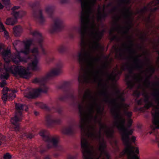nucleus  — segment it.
<instances>
[{
  "mask_svg": "<svg viewBox=\"0 0 159 159\" xmlns=\"http://www.w3.org/2000/svg\"><path fill=\"white\" fill-rule=\"evenodd\" d=\"M79 0L80 2L82 9L80 13L81 27H75L74 30L80 35V45L81 49L78 56V61L82 70L79 72L77 79L78 83L80 87V85H83L85 83L87 82L89 79V73L84 70V67L86 66L89 69L92 71L94 69L95 63L101 61L100 57H94L91 51L86 50V35L88 30H90L89 35L91 38L90 43L92 44L93 48L102 50L104 49V48L99 43L104 35L95 30L94 21L92 25L89 27L92 10L90 8H88V2L86 0Z\"/></svg>",
  "mask_w": 159,
  "mask_h": 159,
  "instance_id": "1",
  "label": "nucleus"
},
{
  "mask_svg": "<svg viewBox=\"0 0 159 159\" xmlns=\"http://www.w3.org/2000/svg\"><path fill=\"white\" fill-rule=\"evenodd\" d=\"M85 99L89 98L92 100L93 102V104L91 105L90 107L88 109V112H87L84 109L83 106L80 104L78 106L79 113L80 114V125H78L80 129L81 132V137H87L92 141L94 139L98 138L99 140L101 137V129L108 130L105 131L106 135L107 138H112L113 137L114 130L109 129L107 126L102 124L101 120L99 121V124L100 126V130L99 131L98 134L96 132V128L93 126L91 125L89 128L87 130L85 125L87 121L90 119H94L96 121L98 119V116H93L94 112V106L97 107V113L102 116L103 114V111L104 110V108L103 107L102 109V107L101 105L98 104L97 103V100L91 94H88L84 96Z\"/></svg>",
  "mask_w": 159,
  "mask_h": 159,
  "instance_id": "2",
  "label": "nucleus"
},
{
  "mask_svg": "<svg viewBox=\"0 0 159 159\" xmlns=\"http://www.w3.org/2000/svg\"><path fill=\"white\" fill-rule=\"evenodd\" d=\"M105 97L104 101L106 102H108L110 104H113L116 105L117 107V111L116 110L113 111V112L115 114L114 117L116 121L115 122V125L116 127L121 135V139L125 145L127 147V145L125 142L123 140L124 136H128V140L131 145L132 143H135L136 140V137L134 136H132L130 137V136L132 135L134 129H130L133 120L129 119L128 120L127 127L125 126V120L121 115L120 109L121 107H123L125 109H127V105L124 103H121L120 104H117L116 103V99H111L109 96L107 94H104Z\"/></svg>",
  "mask_w": 159,
  "mask_h": 159,
  "instance_id": "3",
  "label": "nucleus"
},
{
  "mask_svg": "<svg viewBox=\"0 0 159 159\" xmlns=\"http://www.w3.org/2000/svg\"><path fill=\"white\" fill-rule=\"evenodd\" d=\"M131 58L134 59V63L135 64L134 68L137 70L140 71L141 73L138 74H135L134 73V69L131 66H129L127 64H126L125 66H123L121 69L122 70L125 71L126 69H127L128 71L129 75H127L126 77L125 80L126 84L129 89H133V88L134 85V83L133 81L130 80V77H132L136 81L139 83H141L143 81L146 80L147 81V85L148 89H149V75H147L145 74V76L142 75L144 71L143 70V66L141 60L139 58V57L136 56L134 57L132 55L130 57Z\"/></svg>",
  "mask_w": 159,
  "mask_h": 159,
  "instance_id": "4",
  "label": "nucleus"
},
{
  "mask_svg": "<svg viewBox=\"0 0 159 159\" xmlns=\"http://www.w3.org/2000/svg\"><path fill=\"white\" fill-rule=\"evenodd\" d=\"M30 33L34 36V38L26 41H23V42L19 40H15L13 43L15 49H16L17 48H20L22 44H24V49L19 52L20 54V53H22L25 55H28L30 53V47L32 44L38 45L42 53L47 56L46 59L48 62H51L53 61L54 58L50 57L48 55L47 53L43 47V37L41 34L36 30L30 31Z\"/></svg>",
  "mask_w": 159,
  "mask_h": 159,
  "instance_id": "5",
  "label": "nucleus"
},
{
  "mask_svg": "<svg viewBox=\"0 0 159 159\" xmlns=\"http://www.w3.org/2000/svg\"><path fill=\"white\" fill-rule=\"evenodd\" d=\"M88 139L87 137L81 138V147L84 159H99L103 155L107 159H110V156L106 150L107 147L106 143L103 139L98 148L100 152V155L98 156L96 153L90 149V148L93 149V147L89 144Z\"/></svg>",
  "mask_w": 159,
  "mask_h": 159,
  "instance_id": "6",
  "label": "nucleus"
},
{
  "mask_svg": "<svg viewBox=\"0 0 159 159\" xmlns=\"http://www.w3.org/2000/svg\"><path fill=\"white\" fill-rule=\"evenodd\" d=\"M159 10V0H150V63H152V52H155L159 55V34L155 31L156 37L152 40L150 37L152 35V20L151 19L152 12H155ZM155 63H159V55L156 58Z\"/></svg>",
  "mask_w": 159,
  "mask_h": 159,
  "instance_id": "7",
  "label": "nucleus"
},
{
  "mask_svg": "<svg viewBox=\"0 0 159 159\" xmlns=\"http://www.w3.org/2000/svg\"><path fill=\"white\" fill-rule=\"evenodd\" d=\"M39 134L43 140L47 143V144L46 147L41 145L38 148L35 147L31 150L32 154L37 158L40 157L39 155V154H43L52 146L57 147L58 143L57 138L50 136L48 132L46 130H41L39 133Z\"/></svg>",
  "mask_w": 159,
  "mask_h": 159,
  "instance_id": "8",
  "label": "nucleus"
},
{
  "mask_svg": "<svg viewBox=\"0 0 159 159\" xmlns=\"http://www.w3.org/2000/svg\"><path fill=\"white\" fill-rule=\"evenodd\" d=\"M107 65L104 64L102 66V69L96 71L95 74L93 73V78L94 81L98 82L99 84H102L104 81V80L102 77L105 76L107 77L106 81L107 83L111 82L113 83L116 82L117 81L116 78L118 75H119V78L120 76L122 74L123 70H118L117 73H115L114 72L109 73L107 70Z\"/></svg>",
  "mask_w": 159,
  "mask_h": 159,
  "instance_id": "9",
  "label": "nucleus"
},
{
  "mask_svg": "<svg viewBox=\"0 0 159 159\" xmlns=\"http://www.w3.org/2000/svg\"><path fill=\"white\" fill-rule=\"evenodd\" d=\"M62 64L59 62L57 64L56 67L54 68L49 73L47 76L41 78H36L32 80V82L38 84L40 87L38 89H48L47 85L48 79L53 76L58 75L62 73Z\"/></svg>",
  "mask_w": 159,
  "mask_h": 159,
  "instance_id": "10",
  "label": "nucleus"
},
{
  "mask_svg": "<svg viewBox=\"0 0 159 159\" xmlns=\"http://www.w3.org/2000/svg\"><path fill=\"white\" fill-rule=\"evenodd\" d=\"M4 70L0 74V78L1 79L7 80L10 76L9 72L15 75H18L23 78H29L30 73L27 71L25 68L21 66H12L9 67H4Z\"/></svg>",
  "mask_w": 159,
  "mask_h": 159,
  "instance_id": "11",
  "label": "nucleus"
},
{
  "mask_svg": "<svg viewBox=\"0 0 159 159\" xmlns=\"http://www.w3.org/2000/svg\"><path fill=\"white\" fill-rule=\"evenodd\" d=\"M134 91L133 94L134 95L138 98L141 95V93L139 91L140 90H134ZM143 91L142 95L143 98H141L139 100L135 99V101L136 103L139 105L144 104L143 107H141L139 108V111L141 112H144L145 114V117L148 118L149 116V112L148 111L149 109V93L146 92L147 90H142ZM149 91V90H148Z\"/></svg>",
  "mask_w": 159,
  "mask_h": 159,
  "instance_id": "12",
  "label": "nucleus"
},
{
  "mask_svg": "<svg viewBox=\"0 0 159 159\" xmlns=\"http://www.w3.org/2000/svg\"><path fill=\"white\" fill-rule=\"evenodd\" d=\"M54 9V7L52 6L47 7L45 9L46 12L54 22V24L51 25L49 29V32L51 34L61 31L65 26L63 21L61 19L58 17L53 18V13Z\"/></svg>",
  "mask_w": 159,
  "mask_h": 159,
  "instance_id": "13",
  "label": "nucleus"
},
{
  "mask_svg": "<svg viewBox=\"0 0 159 159\" xmlns=\"http://www.w3.org/2000/svg\"><path fill=\"white\" fill-rule=\"evenodd\" d=\"M152 90H150V108L153 105L151 99V91ZM153 90L154 91L152 95L154 101L157 105L154 106L153 113H152L153 116L152 122L156 128L159 129V90Z\"/></svg>",
  "mask_w": 159,
  "mask_h": 159,
  "instance_id": "14",
  "label": "nucleus"
},
{
  "mask_svg": "<svg viewBox=\"0 0 159 159\" xmlns=\"http://www.w3.org/2000/svg\"><path fill=\"white\" fill-rule=\"evenodd\" d=\"M23 107L24 105L22 104L16 103V114L15 116L12 118L11 120L12 124V127L14 130L16 132H19L20 129L19 122L23 116L22 112L24 110Z\"/></svg>",
  "mask_w": 159,
  "mask_h": 159,
  "instance_id": "15",
  "label": "nucleus"
},
{
  "mask_svg": "<svg viewBox=\"0 0 159 159\" xmlns=\"http://www.w3.org/2000/svg\"><path fill=\"white\" fill-rule=\"evenodd\" d=\"M2 55L4 59L9 58L11 57L12 61L16 64H17L20 62H26V60L24 57H21L20 52L17 51L16 53L11 54L10 49H7L2 52Z\"/></svg>",
  "mask_w": 159,
  "mask_h": 159,
  "instance_id": "16",
  "label": "nucleus"
},
{
  "mask_svg": "<svg viewBox=\"0 0 159 159\" xmlns=\"http://www.w3.org/2000/svg\"><path fill=\"white\" fill-rule=\"evenodd\" d=\"M128 138V136H124L123 137V140L127 145V147L125 150V153L128 156V159H139V157L136 154L139 153V149L137 148L134 151L135 147L131 145L129 142Z\"/></svg>",
  "mask_w": 159,
  "mask_h": 159,
  "instance_id": "17",
  "label": "nucleus"
},
{
  "mask_svg": "<svg viewBox=\"0 0 159 159\" xmlns=\"http://www.w3.org/2000/svg\"><path fill=\"white\" fill-rule=\"evenodd\" d=\"M32 8V15L36 20H38L39 23L42 24L45 21V19L43 16L42 10L40 8L39 2H35L31 5Z\"/></svg>",
  "mask_w": 159,
  "mask_h": 159,
  "instance_id": "18",
  "label": "nucleus"
},
{
  "mask_svg": "<svg viewBox=\"0 0 159 159\" xmlns=\"http://www.w3.org/2000/svg\"><path fill=\"white\" fill-rule=\"evenodd\" d=\"M20 8V6H15L12 8L11 10L13 11L12 14L15 19H14L12 18L7 19L6 22V24L13 25L16 23V19L18 17H22L25 15L26 13L24 11H21L17 12L15 11V10L18 9Z\"/></svg>",
  "mask_w": 159,
  "mask_h": 159,
  "instance_id": "19",
  "label": "nucleus"
},
{
  "mask_svg": "<svg viewBox=\"0 0 159 159\" xmlns=\"http://www.w3.org/2000/svg\"><path fill=\"white\" fill-rule=\"evenodd\" d=\"M17 92V90H2V95L1 98L4 103H6L7 101L12 100L16 95L15 93Z\"/></svg>",
  "mask_w": 159,
  "mask_h": 159,
  "instance_id": "20",
  "label": "nucleus"
},
{
  "mask_svg": "<svg viewBox=\"0 0 159 159\" xmlns=\"http://www.w3.org/2000/svg\"><path fill=\"white\" fill-rule=\"evenodd\" d=\"M29 90H25L24 92L25 97L28 98H34L37 97L42 93H46L48 90H34L35 91H27Z\"/></svg>",
  "mask_w": 159,
  "mask_h": 159,
  "instance_id": "21",
  "label": "nucleus"
},
{
  "mask_svg": "<svg viewBox=\"0 0 159 159\" xmlns=\"http://www.w3.org/2000/svg\"><path fill=\"white\" fill-rule=\"evenodd\" d=\"M53 116L51 114L47 115L46 116V124L48 127H53L55 125L60 124L61 120L60 119L53 120Z\"/></svg>",
  "mask_w": 159,
  "mask_h": 159,
  "instance_id": "22",
  "label": "nucleus"
},
{
  "mask_svg": "<svg viewBox=\"0 0 159 159\" xmlns=\"http://www.w3.org/2000/svg\"><path fill=\"white\" fill-rule=\"evenodd\" d=\"M77 123L74 120H72L69 123V126L63 129V133L65 134L72 135L75 132V127L77 126Z\"/></svg>",
  "mask_w": 159,
  "mask_h": 159,
  "instance_id": "23",
  "label": "nucleus"
},
{
  "mask_svg": "<svg viewBox=\"0 0 159 159\" xmlns=\"http://www.w3.org/2000/svg\"><path fill=\"white\" fill-rule=\"evenodd\" d=\"M64 95L60 97L59 99L61 101L66 102L69 100H74L75 98L73 93L69 92V90H64Z\"/></svg>",
  "mask_w": 159,
  "mask_h": 159,
  "instance_id": "24",
  "label": "nucleus"
},
{
  "mask_svg": "<svg viewBox=\"0 0 159 159\" xmlns=\"http://www.w3.org/2000/svg\"><path fill=\"white\" fill-rule=\"evenodd\" d=\"M128 38L129 39V46L127 50L130 54L135 55L136 54V50L133 48L134 46L133 41L132 40L131 36H129Z\"/></svg>",
  "mask_w": 159,
  "mask_h": 159,
  "instance_id": "25",
  "label": "nucleus"
},
{
  "mask_svg": "<svg viewBox=\"0 0 159 159\" xmlns=\"http://www.w3.org/2000/svg\"><path fill=\"white\" fill-rule=\"evenodd\" d=\"M72 86V83L69 81H64L58 86L59 89H70Z\"/></svg>",
  "mask_w": 159,
  "mask_h": 159,
  "instance_id": "26",
  "label": "nucleus"
},
{
  "mask_svg": "<svg viewBox=\"0 0 159 159\" xmlns=\"http://www.w3.org/2000/svg\"><path fill=\"white\" fill-rule=\"evenodd\" d=\"M13 33L16 36H20L22 31V29L20 26H17L13 29Z\"/></svg>",
  "mask_w": 159,
  "mask_h": 159,
  "instance_id": "27",
  "label": "nucleus"
},
{
  "mask_svg": "<svg viewBox=\"0 0 159 159\" xmlns=\"http://www.w3.org/2000/svg\"><path fill=\"white\" fill-rule=\"evenodd\" d=\"M3 32L4 36L7 39H8L9 38V35L8 32L6 30L3 24L0 21V32Z\"/></svg>",
  "mask_w": 159,
  "mask_h": 159,
  "instance_id": "28",
  "label": "nucleus"
},
{
  "mask_svg": "<svg viewBox=\"0 0 159 159\" xmlns=\"http://www.w3.org/2000/svg\"><path fill=\"white\" fill-rule=\"evenodd\" d=\"M108 13L104 12L103 14H102L100 11L99 12V15L98 17V20L102 22V20H105L106 18L108 16Z\"/></svg>",
  "mask_w": 159,
  "mask_h": 159,
  "instance_id": "29",
  "label": "nucleus"
},
{
  "mask_svg": "<svg viewBox=\"0 0 159 159\" xmlns=\"http://www.w3.org/2000/svg\"><path fill=\"white\" fill-rule=\"evenodd\" d=\"M38 60L37 57L35 56L34 59L32 63L30 64V66L32 67V69L34 70H36L38 69L37 64Z\"/></svg>",
  "mask_w": 159,
  "mask_h": 159,
  "instance_id": "30",
  "label": "nucleus"
},
{
  "mask_svg": "<svg viewBox=\"0 0 159 159\" xmlns=\"http://www.w3.org/2000/svg\"><path fill=\"white\" fill-rule=\"evenodd\" d=\"M148 10V8L146 6H144L143 8L139 10L138 11V13L141 16L144 15L146 13L147 11Z\"/></svg>",
  "mask_w": 159,
  "mask_h": 159,
  "instance_id": "31",
  "label": "nucleus"
},
{
  "mask_svg": "<svg viewBox=\"0 0 159 159\" xmlns=\"http://www.w3.org/2000/svg\"><path fill=\"white\" fill-rule=\"evenodd\" d=\"M66 47L63 45L59 46L57 48L58 51L61 53H63L65 52L66 51Z\"/></svg>",
  "mask_w": 159,
  "mask_h": 159,
  "instance_id": "32",
  "label": "nucleus"
},
{
  "mask_svg": "<svg viewBox=\"0 0 159 159\" xmlns=\"http://www.w3.org/2000/svg\"><path fill=\"white\" fill-rule=\"evenodd\" d=\"M31 52L33 54H35V56L36 57H38L39 55V52L38 50V48L37 47H34L32 49L30 50V52Z\"/></svg>",
  "mask_w": 159,
  "mask_h": 159,
  "instance_id": "33",
  "label": "nucleus"
},
{
  "mask_svg": "<svg viewBox=\"0 0 159 159\" xmlns=\"http://www.w3.org/2000/svg\"><path fill=\"white\" fill-rule=\"evenodd\" d=\"M124 115L127 116L128 119H131L132 115V112L130 111H128L127 110H125L124 111Z\"/></svg>",
  "mask_w": 159,
  "mask_h": 159,
  "instance_id": "34",
  "label": "nucleus"
},
{
  "mask_svg": "<svg viewBox=\"0 0 159 159\" xmlns=\"http://www.w3.org/2000/svg\"><path fill=\"white\" fill-rule=\"evenodd\" d=\"M54 110L55 112H57L59 115H61L62 114V109L61 107L58 106L54 108Z\"/></svg>",
  "mask_w": 159,
  "mask_h": 159,
  "instance_id": "35",
  "label": "nucleus"
},
{
  "mask_svg": "<svg viewBox=\"0 0 159 159\" xmlns=\"http://www.w3.org/2000/svg\"><path fill=\"white\" fill-rule=\"evenodd\" d=\"M113 47L114 48L116 52V54H117L119 52H120L119 53V56L120 57H121L123 55V54L121 52L123 51V50L121 48L118 49L115 46H113Z\"/></svg>",
  "mask_w": 159,
  "mask_h": 159,
  "instance_id": "36",
  "label": "nucleus"
},
{
  "mask_svg": "<svg viewBox=\"0 0 159 159\" xmlns=\"http://www.w3.org/2000/svg\"><path fill=\"white\" fill-rule=\"evenodd\" d=\"M39 105L42 109H45L49 111H50V109L49 107H47L45 104L42 103H40Z\"/></svg>",
  "mask_w": 159,
  "mask_h": 159,
  "instance_id": "37",
  "label": "nucleus"
},
{
  "mask_svg": "<svg viewBox=\"0 0 159 159\" xmlns=\"http://www.w3.org/2000/svg\"><path fill=\"white\" fill-rule=\"evenodd\" d=\"M22 136H25L28 138L30 139H32L34 135L30 133H24L22 134Z\"/></svg>",
  "mask_w": 159,
  "mask_h": 159,
  "instance_id": "38",
  "label": "nucleus"
},
{
  "mask_svg": "<svg viewBox=\"0 0 159 159\" xmlns=\"http://www.w3.org/2000/svg\"><path fill=\"white\" fill-rule=\"evenodd\" d=\"M109 34L110 35L112 36L111 38V41H114L115 40H117L118 38L117 37L113 34V30H111L109 32Z\"/></svg>",
  "mask_w": 159,
  "mask_h": 159,
  "instance_id": "39",
  "label": "nucleus"
},
{
  "mask_svg": "<svg viewBox=\"0 0 159 159\" xmlns=\"http://www.w3.org/2000/svg\"><path fill=\"white\" fill-rule=\"evenodd\" d=\"M12 156L9 153L7 152L4 154L3 155V158L4 159H11Z\"/></svg>",
  "mask_w": 159,
  "mask_h": 159,
  "instance_id": "40",
  "label": "nucleus"
},
{
  "mask_svg": "<svg viewBox=\"0 0 159 159\" xmlns=\"http://www.w3.org/2000/svg\"><path fill=\"white\" fill-rule=\"evenodd\" d=\"M77 157V154H75L74 155L69 154L67 156V159H76Z\"/></svg>",
  "mask_w": 159,
  "mask_h": 159,
  "instance_id": "41",
  "label": "nucleus"
},
{
  "mask_svg": "<svg viewBox=\"0 0 159 159\" xmlns=\"http://www.w3.org/2000/svg\"><path fill=\"white\" fill-rule=\"evenodd\" d=\"M130 11L129 9L125 8V15L126 17L130 18Z\"/></svg>",
  "mask_w": 159,
  "mask_h": 159,
  "instance_id": "42",
  "label": "nucleus"
},
{
  "mask_svg": "<svg viewBox=\"0 0 159 159\" xmlns=\"http://www.w3.org/2000/svg\"><path fill=\"white\" fill-rule=\"evenodd\" d=\"M118 99H119L121 102H125V99L122 95H120L118 97Z\"/></svg>",
  "mask_w": 159,
  "mask_h": 159,
  "instance_id": "43",
  "label": "nucleus"
},
{
  "mask_svg": "<svg viewBox=\"0 0 159 159\" xmlns=\"http://www.w3.org/2000/svg\"><path fill=\"white\" fill-rule=\"evenodd\" d=\"M69 38L71 39H73L75 37V34L74 32H71L69 34Z\"/></svg>",
  "mask_w": 159,
  "mask_h": 159,
  "instance_id": "44",
  "label": "nucleus"
},
{
  "mask_svg": "<svg viewBox=\"0 0 159 159\" xmlns=\"http://www.w3.org/2000/svg\"><path fill=\"white\" fill-rule=\"evenodd\" d=\"M5 139V137L2 135H0V146L2 143V141H3Z\"/></svg>",
  "mask_w": 159,
  "mask_h": 159,
  "instance_id": "45",
  "label": "nucleus"
},
{
  "mask_svg": "<svg viewBox=\"0 0 159 159\" xmlns=\"http://www.w3.org/2000/svg\"><path fill=\"white\" fill-rule=\"evenodd\" d=\"M130 25H129V26H128L126 27V30L125 31H123V33L124 34H127L128 33V32L130 29Z\"/></svg>",
  "mask_w": 159,
  "mask_h": 159,
  "instance_id": "46",
  "label": "nucleus"
},
{
  "mask_svg": "<svg viewBox=\"0 0 159 159\" xmlns=\"http://www.w3.org/2000/svg\"><path fill=\"white\" fill-rule=\"evenodd\" d=\"M119 2L121 3L127 4L129 2L127 0H119Z\"/></svg>",
  "mask_w": 159,
  "mask_h": 159,
  "instance_id": "47",
  "label": "nucleus"
},
{
  "mask_svg": "<svg viewBox=\"0 0 159 159\" xmlns=\"http://www.w3.org/2000/svg\"><path fill=\"white\" fill-rule=\"evenodd\" d=\"M2 1L6 5H9L10 4V0H2Z\"/></svg>",
  "mask_w": 159,
  "mask_h": 159,
  "instance_id": "48",
  "label": "nucleus"
},
{
  "mask_svg": "<svg viewBox=\"0 0 159 159\" xmlns=\"http://www.w3.org/2000/svg\"><path fill=\"white\" fill-rule=\"evenodd\" d=\"M6 84V82L5 81H3L0 83V87L1 88L3 87Z\"/></svg>",
  "mask_w": 159,
  "mask_h": 159,
  "instance_id": "49",
  "label": "nucleus"
},
{
  "mask_svg": "<svg viewBox=\"0 0 159 159\" xmlns=\"http://www.w3.org/2000/svg\"><path fill=\"white\" fill-rule=\"evenodd\" d=\"M147 71L148 74H149V59L148 58L147 59Z\"/></svg>",
  "mask_w": 159,
  "mask_h": 159,
  "instance_id": "50",
  "label": "nucleus"
},
{
  "mask_svg": "<svg viewBox=\"0 0 159 159\" xmlns=\"http://www.w3.org/2000/svg\"><path fill=\"white\" fill-rule=\"evenodd\" d=\"M117 9V7H115L112 10L110 11V12L111 13L112 12H115Z\"/></svg>",
  "mask_w": 159,
  "mask_h": 159,
  "instance_id": "51",
  "label": "nucleus"
},
{
  "mask_svg": "<svg viewBox=\"0 0 159 159\" xmlns=\"http://www.w3.org/2000/svg\"><path fill=\"white\" fill-rule=\"evenodd\" d=\"M78 89H81V88H79Z\"/></svg>",
  "mask_w": 159,
  "mask_h": 159,
  "instance_id": "52",
  "label": "nucleus"
},
{
  "mask_svg": "<svg viewBox=\"0 0 159 159\" xmlns=\"http://www.w3.org/2000/svg\"><path fill=\"white\" fill-rule=\"evenodd\" d=\"M69 1V0H61V2L62 3H68Z\"/></svg>",
  "mask_w": 159,
  "mask_h": 159,
  "instance_id": "53",
  "label": "nucleus"
},
{
  "mask_svg": "<svg viewBox=\"0 0 159 159\" xmlns=\"http://www.w3.org/2000/svg\"><path fill=\"white\" fill-rule=\"evenodd\" d=\"M120 19V17H119V16H117L116 17V21L115 23H116V24L117 25V22H118L119 21V20Z\"/></svg>",
  "mask_w": 159,
  "mask_h": 159,
  "instance_id": "54",
  "label": "nucleus"
},
{
  "mask_svg": "<svg viewBox=\"0 0 159 159\" xmlns=\"http://www.w3.org/2000/svg\"><path fill=\"white\" fill-rule=\"evenodd\" d=\"M105 30L104 29H103L101 31H99V32H100V33H101V34H104V33L105 32Z\"/></svg>",
  "mask_w": 159,
  "mask_h": 159,
  "instance_id": "55",
  "label": "nucleus"
},
{
  "mask_svg": "<svg viewBox=\"0 0 159 159\" xmlns=\"http://www.w3.org/2000/svg\"><path fill=\"white\" fill-rule=\"evenodd\" d=\"M2 49V44L0 43V54L1 53V51Z\"/></svg>",
  "mask_w": 159,
  "mask_h": 159,
  "instance_id": "56",
  "label": "nucleus"
},
{
  "mask_svg": "<svg viewBox=\"0 0 159 159\" xmlns=\"http://www.w3.org/2000/svg\"><path fill=\"white\" fill-rule=\"evenodd\" d=\"M3 8V6L2 4L0 2V9H2Z\"/></svg>",
  "mask_w": 159,
  "mask_h": 159,
  "instance_id": "57",
  "label": "nucleus"
},
{
  "mask_svg": "<svg viewBox=\"0 0 159 159\" xmlns=\"http://www.w3.org/2000/svg\"><path fill=\"white\" fill-rule=\"evenodd\" d=\"M39 112L36 111H35L34 112V114L35 116H37L39 114Z\"/></svg>",
  "mask_w": 159,
  "mask_h": 159,
  "instance_id": "58",
  "label": "nucleus"
},
{
  "mask_svg": "<svg viewBox=\"0 0 159 159\" xmlns=\"http://www.w3.org/2000/svg\"><path fill=\"white\" fill-rule=\"evenodd\" d=\"M44 159H51L49 156H48L45 157Z\"/></svg>",
  "mask_w": 159,
  "mask_h": 159,
  "instance_id": "59",
  "label": "nucleus"
},
{
  "mask_svg": "<svg viewBox=\"0 0 159 159\" xmlns=\"http://www.w3.org/2000/svg\"><path fill=\"white\" fill-rule=\"evenodd\" d=\"M97 0H93L92 1V2L93 3V4H94L96 2Z\"/></svg>",
  "mask_w": 159,
  "mask_h": 159,
  "instance_id": "60",
  "label": "nucleus"
},
{
  "mask_svg": "<svg viewBox=\"0 0 159 159\" xmlns=\"http://www.w3.org/2000/svg\"><path fill=\"white\" fill-rule=\"evenodd\" d=\"M112 5V4L111 3H110L108 4L107 5L108 7H111V6Z\"/></svg>",
  "mask_w": 159,
  "mask_h": 159,
  "instance_id": "61",
  "label": "nucleus"
},
{
  "mask_svg": "<svg viewBox=\"0 0 159 159\" xmlns=\"http://www.w3.org/2000/svg\"><path fill=\"white\" fill-rule=\"evenodd\" d=\"M156 28L157 30H159V25L157 26L156 27Z\"/></svg>",
  "mask_w": 159,
  "mask_h": 159,
  "instance_id": "62",
  "label": "nucleus"
},
{
  "mask_svg": "<svg viewBox=\"0 0 159 159\" xmlns=\"http://www.w3.org/2000/svg\"><path fill=\"white\" fill-rule=\"evenodd\" d=\"M3 89H9V88L7 87L6 89H4V88H3Z\"/></svg>",
  "mask_w": 159,
  "mask_h": 159,
  "instance_id": "63",
  "label": "nucleus"
},
{
  "mask_svg": "<svg viewBox=\"0 0 159 159\" xmlns=\"http://www.w3.org/2000/svg\"><path fill=\"white\" fill-rule=\"evenodd\" d=\"M149 16H148V22H149Z\"/></svg>",
  "mask_w": 159,
  "mask_h": 159,
  "instance_id": "64",
  "label": "nucleus"
}]
</instances>
